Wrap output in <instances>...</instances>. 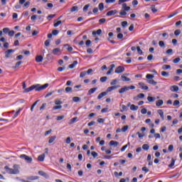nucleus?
Returning a JSON list of instances; mask_svg holds the SVG:
<instances>
[{
  "label": "nucleus",
  "mask_w": 182,
  "mask_h": 182,
  "mask_svg": "<svg viewBox=\"0 0 182 182\" xmlns=\"http://www.w3.org/2000/svg\"><path fill=\"white\" fill-rule=\"evenodd\" d=\"M49 86L48 83H46L43 85L40 86L39 85H33L31 87L26 88L23 91L24 93H29V92H32L35 89L36 92H41V90H45L46 87Z\"/></svg>",
  "instance_id": "nucleus-1"
},
{
  "label": "nucleus",
  "mask_w": 182,
  "mask_h": 182,
  "mask_svg": "<svg viewBox=\"0 0 182 182\" xmlns=\"http://www.w3.org/2000/svg\"><path fill=\"white\" fill-rule=\"evenodd\" d=\"M134 89H136V87L134 85H130V86L125 85L118 90V93H119L120 95H122V93H126V92H128V90H134Z\"/></svg>",
  "instance_id": "nucleus-2"
},
{
  "label": "nucleus",
  "mask_w": 182,
  "mask_h": 182,
  "mask_svg": "<svg viewBox=\"0 0 182 182\" xmlns=\"http://www.w3.org/2000/svg\"><path fill=\"white\" fill-rule=\"evenodd\" d=\"M146 77L147 79L146 82L147 83H149V85H153L154 86H156V85H157V82L153 80L154 75H153L152 74H147L146 75Z\"/></svg>",
  "instance_id": "nucleus-3"
},
{
  "label": "nucleus",
  "mask_w": 182,
  "mask_h": 182,
  "mask_svg": "<svg viewBox=\"0 0 182 182\" xmlns=\"http://www.w3.org/2000/svg\"><path fill=\"white\" fill-rule=\"evenodd\" d=\"M4 170H6V173H8V174H18L19 173V170H18L17 168H11L8 166H4Z\"/></svg>",
  "instance_id": "nucleus-4"
},
{
  "label": "nucleus",
  "mask_w": 182,
  "mask_h": 182,
  "mask_svg": "<svg viewBox=\"0 0 182 182\" xmlns=\"http://www.w3.org/2000/svg\"><path fill=\"white\" fill-rule=\"evenodd\" d=\"M20 159H23V160H25L26 163H32L33 161L32 157H30L26 154L20 155Z\"/></svg>",
  "instance_id": "nucleus-5"
},
{
  "label": "nucleus",
  "mask_w": 182,
  "mask_h": 182,
  "mask_svg": "<svg viewBox=\"0 0 182 182\" xmlns=\"http://www.w3.org/2000/svg\"><path fill=\"white\" fill-rule=\"evenodd\" d=\"M124 71V67H123V66H118L116 68L114 73H123Z\"/></svg>",
  "instance_id": "nucleus-6"
},
{
  "label": "nucleus",
  "mask_w": 182,
  "mask_h": 182,
  "mask_svg": "<svg viewBox=\"0 0 182 182\" xmlns=\"http://www.w3.org/2000/svg\"><path fill=\"white\" fill-rule=\"evenodd\" d=\"M14 52H15V50L14 49H9V50H7L6 51H5V58L6 59H8V58H9V55H11V53H14Z\"/></svg>",
  "instance_id": "nucleus-7"
},
{
  "label": "nucleus",
  "mask_w": 182,
  "mask_h": 182,
  "mask_svg": "<svg viewBox=\"0 0 182 182\" xmlns=\"http://www.w3.org/2000/svg\"><path fill=\"white\" fill-rule=\"evenodd\" d=\"M117 14V10H111L107 13V16H113V15H116Z\"/></svg>",
  "instance_id": "nucleus-8"
},
{
  "label": "nucleus",
  "mask_w": 182,
  "mask_h": 182,
  "mask_svg": "<svg viewBox=\"0 0 182 182\" xmlns=\"http://www.w3.org/2000/svg\"><path fill=\"white\" fill-rule=\"evenodd\" d=\"M139 86H140L142 90H149V87L147 85H144V82H139Z\"/></svg>",
  "instance_id": "nucleus-9"
},
{
  "label": "nucleus",
  "mask_w": 182,
  "mask_h": 182,
  "mask_svg": "<svg viewBox=\"0 0 182 182\" xmlns=\"http://www.w3.org/2000/svg\"><path fill=\"white\" fill-rule=\"evenodd\" d=\"M96 90H97V87H93V88L90 89L88 90L87 95L90 96L91 95H93V93H95V92H96Z\"/></svg>",
  "instance_id": "nucleus-10"
},
{
  "label": "nucleus",
  "mask_w": 182,
  "mask_h": 182,
  "mask_svg": "<svg viewBox=\"0 0 182 182\" xmlns=\"http://www.w3.org/2000/svg\"><path fill=\"white\" fill-rule=\"evenodd\" d=\"M42 60H43V56L37 55L36 57V62H37V63H41V62H42Z\"/></svg>",
  "instance_id": "nucleus-11"
},
{
  "label": "nucleus",
  "mask_w": 182,
  "mask_h": 182,
  "mask_svg": "<svg viewBox=\"0 0 182 182\" xmlns=\"http://www.w3.org/2000/svg\"><path fill=\"white\" fill-rule=\"evenodd\" d=\"M144 97V94L140 93L136 97H134V100H139V99H143Z\"/></svg>",
  "instance_id": "nucleus-12"
},
{
  "label": "nucleus",
  "mask_w": 182,
  "mask_h": 182,
  "mask_svg": "<svg viewBox=\"0 0 182 182\" xmlns=\"http://www.w3.org/2000/svg\"><path fill=\"white\" fill-rule=\"evenodd\" d=\"M107 95V91L106 92H101L100 94H99V95L97 96V99L98 100H100L102 99V97H105V96H106Z\"/></svg>",
  "instance_id": "nucleus-13"
},
{
  "label": "nucleus",
  "mask_w": 182,
  "mask_h": 182,
  "mask_svg": "<svg viewBox=\"0 0 182 182\" xmlns=\"http://www.w3.org/2000/svg\"><path fill=\"white\" fill-rule=\"evenodd\" d=\"M170 90L171 92H178V86L177 85L171 86Z\"/></svg>",
  "instance_id": "nucleus-14"
},
{
  "label": "nucleus",
  "mask_w": 182,
  "mask_h": 182,
  "mask_svg": "<svg viewBox=\"0 0 182 182\" xmlns=\"http://www.w3.org/2000/svg\"><path fill=\"white\" fill-rule=\"evenodd\" d=\"M164 102L163 101V100H159L156 102V105L157 106V107H160V106H163Z\"/></svg>",
  "instance_id": "nucleus-15"
},
{
  "label": "nucleus",
  "mask_w": 182,
  "mask_h": 182,
  "mask_svg": "<svg viewBox=\"0 0 182 182\" xmlns=\"http://www.w3.org/2000/svg\"><path fill=\"white\" fill-rule=\"evenodd\" d=\"M122 9L125 11H130V6H127V4L126 3H124L122 4Z\"/></svg>",
  "instance_id": "nucleus-16"
},
{
  "label": "nucleus",
  "mask_w": 182,
  "mask_h": 182,
  "mask_svg": "<svg viewBox=\"0 0 182 182\" xmlns=\"http://www.w3.org/2000/svg\"><path fill=\"white\" fill-rule=\"evenodd\" d=\"M175 164H176V159H174V158H172L171 161V164L168 165L169 168H173Z\"/></svg>",
  "instance_id": "nucleus-17"
},
{
  "label": "nucleus",
  "mask_w": 182,
  "mask_h": 182,
  "mask_svg": "<svg viewBox=\"0 0 182 182\" xmlns=\"http://www.w3.org/2000/svg\"><path fill=\"white\" fill-rule=\"evenodd\" d=\"M109 146H114V147H117V146H119V142L112 140L109 142Z\"/></svg>",
  "instance_id": "nucleus-18"
},
{
  "label": "nucleus",
  "mask_w": 182,
  "mask_h": 182,
  "mask_svg": "<svg viewBox=\"0 0 182 182\" xmlns=\"http://www.w3.org/2000/svg\"><path fill=\"white\" fill-rule=\"evenodd\" d=\"M130 110H132L133 112H136V110H139V107L134 105H131Z\"/></svg>",
  "instance_id": "nucleus-19"
},
{
  "label": "nucleus",
  "mask_w": 182,
  "mask_h": 182,
  "mask_svg": "<svg viewBox=\"0 0 182 182\" xmlns=\"http://www.w3.org/2000/svg\"><path fill=\"white\" fill-rule=\"evenodd\" d=\"M158 113L162 118V120H164V112H163V109H158Z\"/></svg>",
  "instance_id": "nucleus-20"
},
{
  "label": "nucleus",
  "mask_w": 182,
  "mask_h": 182,
  "mask_svg": "<svg viewBox=\"0 0 182 182\" xmlns=\"http://www.w3.org/2000/svg\"><path fill=\"white\" fill-rule=\"evenodd\" d=\"M121 79H122V82H130V78H129L124 75H122Z\"/></svg>",
  "instance_id": "nucleus-21"
},
{
  "label": "nucleus",
  "mask_w": 182,
  "mask_h": 182,
  "mask_svg": "<svg viewBox=\"0 0 182 182\" xmlns=\"http://www.w3.org/2000/svg\"><path fill=\"white\" fill-rule=\"evenodd\" d=\"M38 161H43L45 160V154H41L38 157Z\"/></svg>",
  "instance_id": "nucleus-22"
},
{
  "label": "nucleus",
  "mask_w": 182,
  "mask_h": 182,
  "mask_svg": "<svg viewBox=\"0 0 182 182\" xmlns=\"http://www.w3.org/2000/svg\"><path fill=\"white\" fill-rule=\"evenodd\" d=\"M53 55H58V53H60V48H54L53 50Z\"/></svg>",
  "instance_id": "nucleus-23"
},
{
  "label": "nucleus",
  "mask_w": 182,
  "mask_h": 182,
  "mask_svg": "<svg viewBox=\"0 0 182 182\" xmlns=\"http://www.w3.org/2000/svg\"><path fill=\"white\" fill-rule=\"evenodd\" d=\"M112 90H116V87H115V85L109 87L107 89V92L109 93V92H112Z\"/></svg>",
  "instance_id": "nucleus-24"
},
{
  "label": "nucleus",
  "mask_w": 182,
  "mask_h": 182,
  "mask_svg": "<svg viewBox=\"0 0 182 182\" xmlns=\"http://www.w3.org/2000/svg\"><path fill=\"white\" fill-rule=\"evenodd\" d=\"M56 140V136H53L50 137V139L48 140L49 144H51V143H53Z\"/></svg>",
  "instance_id": "nucleus-25"
},
{
  "label": "nucleus",
  "mask_w": 182,
  "mask_h": 182,
  "mask_svg": "<svg viewBox=\"0 0 182 182\" xmlns=\"http://www.w3.org/2000/svg\"><path fill=\"white\" fill-rule=\"evenodd\" d=\"M147 100H148V102H150V103H153V102H154L156 100V97L149 96V97H147Z\"/></svg>",
  "instance_id": "nucleus-26"
},
{
  "label": "nucleus",
  "mask_w": 182,
  "mask_h": 182,
  "mask_svg": "<svg viewBox=\"0 0 182 182\" xmlns=\"http://www.w3.org/2000/svg\"><path fill=\"white\" fill-rule=\"evenodd\" d=\"M163 70H167L168 69H171V65H164L162 66Z\"/></svg>",
  "instance_id": "nucleus-27"
},
{
  "label": "nucleus",
  "mask_w": 182,
  "mask_h": 182,
  "mask_svg": "<svg viewBox=\"0 0 182 182\" xmlns=\"http://www.w3.org/2000/svg\"><path fill=\"white\" fill-rule=\"evenodd\" d=\"M92 35H102V29H98L97 31H92Z\"/></svg>",
  "instance_id": "nucleus-28"
},
{
  "label": "nucleus",
  "mask_w": 182,
  "mask_h": 182,
  "mask_svg": "<svg viewBox=\"0 0 182 182\" xmlns=\"http://www.w3.org/2000/svg\"><path fill=\"white\" fill-rule=\"evenodd\" d=\"M38 174H39V176H42V177L48 176V174H46V173H45L43 171H39Z\"/></svg>",
  "instance_id": "nucleus-29"
},
{
  "label": "nucleus",
  "mask_w": 182,
  "mask_h": 182,
  "mask_svg": "<svg viewBox=\"0 0 182 182\" xmlns=\"http://www.w3.org/2000/svg\"><path fill=\"white\" fill-rule=\"evenodd\" d=\"M98 8L100 11H103V9H105V4L103 3H100L98 5Z\"/></svg>",
  "instance_id": "nucleus-30"
},
{
  "label": "nucleus",
  "mask_w": 182,
  "mask_h": 182,
  "mask_svg": "<svg viewBox=\"0 0 182 182\" xmlns=\"http://www.w3.org/2000/svg\"><path fill=\"white\" fill-rule=\"evenodd\" d=\"M161 75L162 76H164V77H168V76H169L168 73H167V72H166V71H162V72L161 73Z\"/></svg>",
  "instance_id": "nucleus-31"
},
{
  "label": "nucleus",
  "mask_w": 182,
  "mask_h": 182,
  "mask_svg": "<svg viewBox=\"0 0 182 182\" xmlns=\"http://www.w3.org/2000/svg\"><path fill=\"white\" fill-rule=\"evenodd\" d=\"M73 100L75 103H77V102H80V97H73Z\"/></svg>",
  "instance_id": "nucleus-32"
},
{
  "label": "nucleus",
  "mask_w": 182,
  "mask_h": 182,
  "mask_svg": "<svg viewBox=\"0 0 182 182\" xmlns=\"http://www.w3.org/2000/svg\"><path fill=\"white\" fill-rule=\"evenodd\" d=\"M142 149L143 150H149V149H150V146H149V144H144L143 146H142Z\"/></svg>",
  "instance_id": "nucleus-33"
},
{
  "label": "nucleus",
  "mask_w": 182,
  "mask_h": 182,
  "mask_svg": "<svg viewBox=\"0 0 182 182\" xmlns=\"http://www.w3.org/2000/svg\"><path fill=\"white\" fill-rule=\"evenodd\" d=\"M78 10H79V7H77V6H74L71 8L70 12H75V11H78Z\"/></svg>",
  "instance_id": "nucleus-34"
},
{
  "label": "nucleus",
  "mask_w": 182,
  "mask_h": 182,
  "mask_svg": "<svg viewBox=\"0 0 182 182\" xmlns=\"http://www.w3.org/2000/svg\"><path fill=\"white\" fill-rule=\"evenodd\" d=\"M90 6V4H87V5H85V6L83 7V9H82L83 12H87V10L89 9Z\"/></svg>",
  "instance_id": "nucleus-35"
},
{
  "label": "nucleus",
  "mask_w": 182,
  "mask_h": 182,
  "mask_svg": "<svg viewBox=\"0 0 182 182\" xmlns=\"http://www.w3.org/2000/svg\"><path fill=\"white\" fill-rule=\"evenodd\" d=\"M66 46H68V48H67L68 52H72V50H73V48L70 47V46H69V44L64 45L65 48H66Z\"/></svg>",
  "instance_id": "nucleus-36"
},
{
  "label": "nucleus",
  "mask_w": 182,
  "mask_h": 182,
  "mask_svg": "<svg viewBox=\"0 0 182 182\" xmlns=\"http://www.w3.org/2000/svg\"><path fill=\"white\" fill-rule=\"evenodd\" d=\"M151 9L153 14H156V12H157V9H156V5H152L151 6Z\"/></svg>",
  "instance_id": "nucleus-37"
},
{
  "label": "nucleus",
  "mask_w": 182,
  "mask_h": 182,
  "mask_svg": "<svg viewBox=\"0 0 182 182\" xmlns=\"http://www.w3.org/2000/svg\"><path fill=\"white\" fill-rule=\"evenodd\" d=\"M122 109H121V112H127L128 109H127V106L124 105H122Z\"/></svg>",
  "instance_id": "nucleus-38"
},
{
  "label": "nucleus",
  "mask_w": 182,
  "mask_h": 182,
  "mask_svg": "<svg viewBox=\"0 0 182 182\" xmlns=\"http://www.w3.org/2000/svg\"><path fill=\"white\" fill-rule=\"evenodd\" d=\"M128 146H130V142H128L127 144L122 146L121 149V151H124V150H126V149H127Z\"/></svg>",
  "instance_id": "nucleus-39"
},
{
  "label": "nucleus",
  "mask_w": 182,
  "mask_h": 182,
  "mask_svg": "<svg viewBox=\"0 0 182 182\" xmlns=\"http://www.w3.org/2000/svg\"><path fill=\"white\" fill-rule=\"evenodd\" d=\"M100 82H102V83H105V82H106V80H107V77L104 76V77H101L100 79Z\"/></svg>",
  "instance_id": "nucleus-40"
},
{
  "label": "nucleus",
  "mask_w": 182,
  "mask_h": 182,
  "mask_svg": "<svg viewBox=\"0 0 182 182\" xmlns=\"http://www.w3.org/2000/svg\"><path fill=\"white\" fill-rule=\"evenodd\" d=\"M111 86H114V85H117V79L112 80L110 82Z\"/></svg>",
  "instance_id": "nucleus-41"
},
{
  "label": "nucleus",
  "mask_w": 182,
  "mask_h": 182,
  "mask_svg": "<svg viewBox=\"0 0 182 182\" xmlns=\"http://www.w3.org/2000/svg\"><path fill=\"white\" fill-rule=\"evenodd\" d=\"M55 14H50L47 16V19L48 21H52L53 18H55Z\"/></svg>",
  "instance_id": "nucleus-42"
},
{
  "label": "nucleus",
  "mask_w": 182,
  "mask_h": 182,
  "mask_svg": "<svg viewBox=\"0 0 182 182\" xmlns=\"http://www.w3.org/2000/svg\"><path fill=\"white\" fill-rule=\"evenodd\" d=\"M119 15H121V16H126V15H127V12H126L124 10H122L119 12Z\"/></svg>",
  "instance_id": "nucleus-43"
},
{
  "label": "nucleus",
  "mask_w": 182,
  "mask_h": 182,
  "mask_svg": "<svg viewBox=\"0 0 182 182\" xmlns=\"http://www.w3.org/2000/svg\"><path fill=\"white\" fill-rule=\"evenodd\" d=\"M159 45L161 48H164V46H166V43H164V41H160L159 42Z\"/></svg>",
  "instance_id": "nucleus-44"
},
{
  "label": "nucleus",
  "mask_w": 182,
  "mask_h": 182,
  "mask_svg": "<svg viewBox=\"0 0 182 182\" xmlns=\"http://www.w3.org/2000/svg\"><path fill=\"white\" fill-rule=\"evenodd\" d=\"M136 50H137L139 55H143V50H141V49L140 48V46L136 47Z\"/></svg>",
  "instance_id": "nucleus-45"
},
{
  "label": "nucleus",
  "mask_w": 182,
  "mask_h": 182,
  "mask_svg": "<svg viewBox=\"0 0 182 182\" xmlns=\"http://www.w3.org/2000/svg\"><path fill=\"white\" fill-rule=\"evenodd\" d=\"M86 75H87V73H86V71H82L80 74V77H85Z\"/></svg>",
  "instance_id": "nucleus-46"
},
{
  "label": "nucleus",
  "mask_w": 182,
  "mask_h": 182,
  "mask_svg": "<svg viewBox=\"0 0 182 182\" xmlns=\"http://www.w3.org/2000/svg\"><path fill=\"white\" fill-rule=\"evenodd\" d=\"M178 14V12L176 11H173L172 14H171L168 18H173V16H176V15H177Z\"/></svg>",
  "instance_id": "nucleus-47"
},
{
  "label": "nucleus",
  "mask_w": 182,
  "mask_h": 182,
  "mask_svg": "<svg viewBox=\"0 0 182 182\" xmlns=\"http://www.w3.org/2000/svg\"><path fill=\"white\" fill-rule=\"evenodd\" d=\"M91 154H92V157H94V159H96V157H97V156H99V154L96 151H92Z\"/></svg>",
  "instance_id": "nucleus-48"
},
{
  "label": "nucleus",
  "mask_w": 182,
  "mask_h": 182,
  "mask_svg": "<svg viewBox=\"0 0 182 182\" xmlns=\"http://www.w3.org/2000/svg\"><path fill=\"white\" fill-rule=\"evenodd\" d=\"M128 129H129V126H127V125L124 126L122 127V132H123V133H125V132H127Z\"/></svg>",
  "instance_id": "nucleus-49"
},
{
  "label": "nucleus",
  "mask_w": 182,
  "mask_h": 182,
  "mask_svg": "<svg viewBox=\"0 0 182 182\" xmlns=\"http://www.w3.org/2000/svg\"><path fill=\"white\" fill-rule=\"evenodd\" d=\"M60 23H62V21H57L55 23H54L53 26L54 28H58V26L60 25Z\"/></svg>",
  "instance_id": "nucleus-50"
},
{
  "label": "nucleus",
  "mask_w": 182,
  "mask_h": 182,
  "mask_svg": "<svg viewBox=\"0 0 182 182\" xmlns=\"http://www.w3.org/2000/svg\"><path fill=\"white\" fill-rule=\"evenodd\" d=\"M45 46H49L50 45V40L48 39L44 43Z\"/></svg>",
  "instance_id": "nucleus-51"
},
{
  "label": "nucleus",
  "mask_w": 182,
  "mask_h": 182,
  "mask_svg": "<svg viewBox=\"0 0 182 182\" xmlns=\"http://www.w3.org/2000/svg\"><path fill=\"white\" fill-rule=\"evenodd\" d=\"M180 33H181V31H180L179 29L176 30V31H174V35H175L176 36H178V35H180Z\"/></svg>",
  "instance_id": "nucleus-52"
},
{
  "label": "nucleus",
  "mask_w": 182,
  "mask_h": 182,
  "mask_svg": "<svg viewBox=\"0 0 182 182\" xmlns=\"http://www.w3.org/2000/svg\"><path fill=\"white\" fill-rule=\"evenodd\" d=\"M85 45L87 48H89V46H90V45H92V41L90 40H87L86 42H85Z\"/></svg>",
  "instance_id": "nucleus-53"
},
{
  "label": "nucleus",
  "mask_w": 182,
  "mask_h": 182,
  "mask_svg": "<svg viewBox=\"0 0 182 182\" xmlns=\"http://www.w3.org/2000/svg\"><path fill=\"white\" fill-rule=\"evenodd\" d=\"M59 109H62V105L54 106L53 107V110H58Z\"/></svg>",
  "instance_id": "nucleus-54"
},
{
  "label": "nucleus",
  "mask_w": 182,
  "mask_h": 182,
  "mask_svg": "<svg viewBox=\"0 0 182 182\" xmlns=\"http://www.w3.org/2000/svg\"><path fill=\"white\" fill-rule=\"evenodd\" d=\"M180 60H181V59L180 58H176L173 60V63H178V62H180Z\"/></svg>",
  "instance_id": "nucleus-55"
},
{
  "label": "nucleus",
  "mask_w": 182,
  "mask_h": 182,
  "mask_svg": "<svg viewBox=\"0 0 182 182\" xmlns=\"http://www.w3.org/2000/svg\"><path fill=\"white\" fill-rule=\"evenodd\" d=\"M59 33V31L58 30H53L52 31V35H53L54 36H56V35H58Z\"/></svg>",
  "instance_id": "nucleus-56"
},
{
  "label": "nucleus",
  "mask_w": 182,
  "mask_h": 182,
  "mask_svg": "<svg viewBox=\"0 0 182 182\" xmlns=\"http://www.w3.org/2000/svg\"><path fill=\"white\" fill-rule=\"evenodd\" d=\"M173 149H174V146H173V144L169 145L168 147V151H173Z\"/></svg>",
  "instance_id": "nucleus-57"
},
{
  "label": "nucleus",
  "mask_w": 182,
  "mask_h": 182,
  "mask_svg": "<svg viewBox=\"0 0 182 182\" xmlns=\"http://www.w3.org/2000/svg\"><path fill=\"white\" fill-rule=\"evenodd\" d=\"M4 33H9V28H3Z\"/></svg>",
  "instance_id": "nucleus-58"
},
{
  "label": "nucleus",
  "mask_w": 182,
  "mask_h": 182,
  "mask_svg": "<svg viewBox=\"0 0 182 182\" xmlns=\"http://www.w3.org/2000/svg\"><path fill=\"white\" fill-rule=\"evenodd\" d=\"M39 178V176H30L29 180L33 181V180H38Z\"/></svg>",
  "instance_id": "nucleus-59"
},
{
  "label": "nucleus",
  "mask_w": 182,
  "mask_h": 182,
  "mask_svg": "<svg viewBox=\"0 0 182 182\" xmlns=\"http://www.w3.org/2000/svg\"><path fill=\"white\" fill-rule=\"evenodd\" d=\"M65 92H66V93H69L70 92H72V87H67L65 88Z\"/></svg>",
  "instance_id": "nucleus-60"
},
{
  "label": "nucleus",
  "mask_w": 182,
  "mask_h": 182,
  "mask_svg": "<svg viewBox=\"0 0 182 182\" xmlns=\"http://www.w3.org/2000/svg\"><path fill=\"white\" fill-rule=\"evenodd\" d=\"M132 5L133 6H136V5H139V1L137 0L132 1Z\"/></svg>",
  "instance_id": "nucleus-61"
},
{
  "label": "nucleus",
  "mask_w": 182,
  "mask_h": 182,
  "mask_svg": "<svg viewBox=\"0 0 182 182\" xmlns=\"http://www.w3.org/2000/svg\"><path fill=\"white\" fill-rule=\"evenodd\" d=\"M97 122H98L99 123H105V119L99 118L97 119Z\"/></svg>",
  "instance_id": "nucleus-62"
},
{
  "label": "nucleus",
  "mask_w": 182,
  "mask_h": 182,
  "mask_svg": "<svg viewBox=\"0 0 182 182\" xmlns=\"http://www.w3.org/2000/svg\"><path fill=\"white\" fill-rule=\"evenodd\" d=\"M14 35H15V31H9V36H14Z\"/></svg>",
  "instance_id": "nucleus-63"
},
{
  "label": "nucleus",
  "mask_w": 182,
  "mask_h": 182,
  "mask_svg": "<svg viewBox=\"0 0 182 182\" xmlns=\"http://www.w3.org/2000/svg\"><path fill=\"white\" fill-rule=\"evenodd\" d=\"M62 101L59 100H55V105H62Z\"/></svg>",
  "instance_id": "nucleus-64"
}]
</instances>
